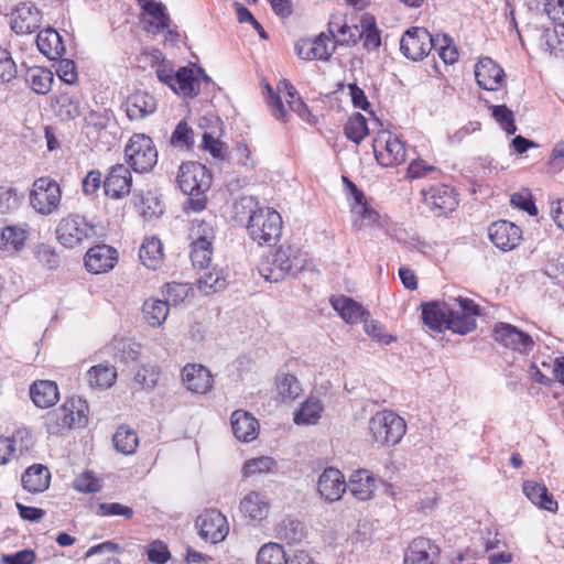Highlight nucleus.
Here are the masks:
<instances>
[{"instance_id":"obj_1","label":"nucleus","mask_w":564,"mask_h":564,"mask_svg":"<svg viewBox=\"0 0 564 564\" xmlns=\"http://www.w3.org/2000/svg\"><path fill=\"white\" fill-rule=\"evenodd\" d=\"M235 209L236 217L240 221L247 219L248 234L259 245H270L280 237L282 218L276 210L259 206L258 200L252 196L241 197L235 205Z\"/></svg>"},{"instance_id":"obj_2","label":"nucleus","mask_w":564,"mask_h":564,"mask_svg":"<svg viewBox=\"0 0 564 564\" xmlns=\"http://www.w3.org/2000/svg\"><path fill=\"white\" fill-rule=\"evenodd\" d=\"M307 254L292 245H282L270 252L259 263L258 271L268 282L278 283L289 274L303 271L307 265Z\"/></svg>"},{"instance_id":"obj_3","label":"nucleus","mask_w":564,"mask_h":564,"mask_svg":"<svg viewBox=\"0 0 564 564\" xmlns=\"http://www.w3.org/2000/svg\"><path fill=\"white\" fill-rule=\"evenodd\" d=\"M176 182L180 189L188 196L193 212H200L206 206V192L212 185V174L198 162H185L178 167Z\"/></svg>"},{"instance_id":"obj_4","label":"nucleus","mask_w":564,"mask_h":564,"mask_svg":"<svg viewBox=\"0 0 564 564\" xmlns=\"http://www.w3.org/2000/svg\"><path fill=\"white\" fill-rule=\"evenodd\" d=\"M87 420V402L80 398H70L63 405L47 413L45 426L50 434L59 435L68 430L85 426Z\"/></svg>"},{"instance_id":"obj_5","label":"nucleus","mask_w":564,"mask_h":564,"mask_svg":"<svg viewBox=\"0 0 564 564\" xmlns=\"http://www.w3.org/2000/svg\"><path fill=\"white\" fill-rule=\"evenodd\" d=\"M159 80L167 85L175 94L194 98L199 94L200 84H208L210 78L202 69L194 70L188 67H180L176 72L165 65L156 68Z\"/></svg>"},{"instance_id":"obj_6","label":"nucleus","mask_w":564,"mask_h":564,"mask_svg":"<svg viewBox=\"0 0 564 564\" xmlns=\"http://www.w3.org/2000/svg\"><path fill=\"white\" fill-rule=\"evenodd\" d=\"M404 420L391 411H379L369 421L372 441L379 445H395L404 436Z\"/></svg>"},{"instance_id":"obj_7","label":"nucleus","mask_w":564,"mask_h":564,"mask_svg":"<svg viewBox=\"0 0 564 564\" xmlns=\"http://www.w3.org/2000/svg\"><path fill=\"white\" fill-rule=\"evenodd\" d=\"M124 160L135 173L151 171L158 162V151L150 137L134 133L124 147Z\"/></svg>"},{"instance_id":"obj_8","label":"nucleus","mask_w":564,"mask_h":564,"mask_svg":"<svg viewBox=\"0 0 564 564\" xmlns=\"http://www.w3.org/2000/svg\"><path fill=\"white\" fill-rule=\"evenodd\" d=\"M62 200L59 184L50 176L33 182L30 192V205L40 215L48 216L58 212Z\"/></svg>"},{"instance_id":"obj_9","label":"nucleus","mask_w":564,"mask_h":564,"mask_svg":"<svg viewBox=\"0 0 564 564\" xmlns=\"http://www.w3.org/2000/svg\"><path fill=\"white\" fill-rule=\"evenodd\" d=\"M96 235L95 227L84 216L69 214L63 217L56 228V237L66 248L82 246Z\"/></svg>"},{"instance_id":"obj_10","label":"nucleus","mask_w":564,"mask_h":564,"mask_svg":"<svg viewBox=\"0 0 564 564\" xmlns=\"http://www.w3.org/2000/svg\"><path fill=\"white\" fill-rule=\"evenodd\" d=\"M372 148L376 160L381 166L392 167L405 161L404 143L389 131L379 132L373 140Z\"/></svg>"},{"instance_id":"obj_11","label":"nucleus","mask_w":564,"mask_h":564,"mask_svg":"<svg viewBox=\"0 0 564 564\" xmlns=\"http://www.w3.org/2000/svg\"><path fill=\"white\" fill-rule=\"evenodd\" d=\"M434 36L424 28L413 26L400 40L401 53L411 61H422L435 45Z\"/></svg>"},{"instance_id":"obj_12","label":"nucleus","mask_w":564,"mask_h":564,"mask_svg":"<svg viewBox=\"0 0 564 564\" xmlns=\"http://www.w3.org/2000/svg\"><path fill=\"white\" fill-rule=\"evenodd\" d=\"M479 315L478 305L466 297H455L451 304L449 330L466 335L476 328V317Z\"/></svg>"},{"instance_id":"obj_13","label":"nucleus","mask_w":564,"mask_h":564,"mask_svg":"<svg viewBox=\"0 0 564 564\" xmlns=\"http://www.w3.org/2000/svg\"><path fill=\"white\" fill-rule=\"evenodd\" d=\"M199 536L213 544L226 539L229 533L227 518L218 510L209 509L199 514L195 521Z\"/></svg>"},{"instance_id":"obj_14","label":"nucleus","mask_w":564,"mask_h":564,"mask_svg":"<svg viewBox=\"0 0 564 564\" xmlns=\"http://www.w3.org/2000/svg\"><path fill=\"white\" fill-rule=\"evenodd\" d=\"M495 339L513 351L528 355L533 350V338L508 323H498L494 328Z\"/></svg>"},{"instance_id":"obj_15","label":"nucleus","mask_w":564,"mask_h":564,"mask_svg":"<svg viewBox=\"0 0 564 564\" xmlns=\"http://www.w3.org/2000/svg\"><path fill=\"white\" fill-rule=\"evenodd\" d=\"M132 187V175L129 166L118 163L110 167L104 180L105 194L112 199L128 196Z\"/></svg>"},{"instance_id":"obj_16","label":"nucleus","mask_w":564,"mask_h":564,"mask_svg":"<svg viewBox=\"0 0 564 564\" xmlns=\"http://www.w3.org/2000/svg\"><path fill=\"white\" fill-rule=\"evenodd\" d=\"M490 241L502 251H511L517 248L522 239V230L513 223L499 220L488 228Z\"/></svg>"},{"instance_id":"obj_17","label":"nucleus","mask_w":564,"mask_h":564,"mask_svg":"<svg viewBox=\"0 0 564 564\" xmlns=\"http://www.w3.org/2000/svg\"><path fill=\"white\" fill-rule=\"evenodd\" d=\"M477 84L486 90H498L506 83L503 69L490 57L480 58L475 65Z\"/></svg>"},{"instance_id":"obj_18","label":"nucleus","mask_w":564,"mask_h":564,"mask_svg":"<svg viewBox=\"0 0 564 564\" xmlns=\"http://www.w3.org/2000/svg\"><path fill=\"white\" fill-rule=\"evenodd\" d=\"M449 302H429L422 304V321L430 329L442 333L449 329L451 317Z\"/></svg>"},{"instance_id":"obj_19","label":"nucleus","mask_w":564,"mask_h":564,"mask_svg":"<svg viewBox=\"0 0 564 564\" xmlns=\"http://www.w3.org/2000/svg\"><path fill=\"white\" fill-rule=\"evenodd\" d=\"M267 90L269 93L268 105L273 111V116L283 122L289 120V113L282 98L288 100H295L296 97H300L295 87L286 79H281L276 86V93L273 91L270 85H267Z\"/></svg>"},{"instance_id":"obj_20","label":"nucleus","mask_w":564,"mask_h":564,"mask_svg":"<svg viewBox=\"0 0 564 564\" xmlns=\"http://www.w3.org/2000/svg\"><path fill=\"white\" fill-rule=\"evenodd\" d=\"M118 260L117 250L107 245L90 248L85 256V267L91 273L98 274L111 270Z\"/></svg>"},{"instance_id":"obj_21","label":"nucleus","mask_w":564,"mask_h":564,"mask_svg":"<svg viewBox=\"0 0 564 564\" xmlns=\"http://www.w3.org/2000/svg\"><path fill=\"white\" fill-rule=\"evenodd\" d=\"M347 484L340 470L337 468H326L317 481L319 495L327 501L334 502L341 498L346 491Z\"/></svg>"},{"instance_id":"obj_22","label":"nucleus","mask_w":564,"mask_h":564,"mask_svg":"<svg viewBox=\"0 0 564 564\" xmlns=\"http://www.w3.org/2000/svg\"><path fill=\"white\" fill-rule=\"evenodd\" d=\"M182 380L187 390L194 393L205 394L213 388L210 371L199 364H187L182 370Z\"/></svg>"},{"instance_id":"obj_23","label":"nucleus","mask_w":564,"mask_h":564,"mask_svg":"<svg viewBox=\"0 0 564 564\" xmlns=\"http://www.w3.org/2000/svg\"><path fill=\"white\" fill-rule=\"evenodd\" d=\"M41 14L32 3H21L11 17V28L18 34H30L37 30Z\"/></svg>"},{"instance_id":"obj_24","label":"nucleus","mask_w":564,"mask_h":564,"mask_svg":"<svg viewBox=\"0 0 564 564\" xmlns=\"http://www.w3.org/2000/svg\"><path fill=\"white\" fill-rule=\"evenodd\" d=\"M232 433L237 440L249 443L257 438L259 433V422L249 412L245 410H236L231 417Z\"/></svg>"},{"instance_id":"obj_25","label":"nucleus","mask_w":564,"mask_h":564,"mask_svg":"<svg viewBox=\"0 0 564 564\" xmlns=\"http://www.w3.org/2000/svg\"><path fill=\"white\" fill-rule=\"evenodd\" d=\"M156 107L155 98L147 91H135L124 102L126 113L130 120H141L152 115Z\"/></svg>"},{"instance_id":"obj_26","label":"nucleus","mask_w":564,"mask_h":564,"mask_svg":"<svg viewBox=\"0 0 564 564\" xmlns=\"http://www.w3.org/2000/svg\"><path fill=\"white\" fill-rule=\"evenodd\" d=\"M349 185L352 189L355 199L354 204L351 205L354 226L361 229L377 225L380 218L379 214L368 206L362 192L358 191L352 183H349Z\"/></svg>"},{"instance_id":"obj_27","label":"nucleus","mask_w":564,"mask_h":564,"mask_svg":"<svg viewBox=\"0 0 564 564\" xmlns=\"http://www.w3.org/2000/svg\"><path fill=\"white\" fill-rule=\"evenodd\" d=\"M424 203L440 214L453 210L457 205L454 191L447 185H437L423 191Z\"/></svg>"},{"instance_id":"obj_28","label":"nucleus","mask_w":564,"mask_h":564,"mask_svg":"<svg viewBox=\"0 0 564 564\" xmlns=\"http://www.w3.org/2000/svg\"><path fill=\"white\" fill-rule=\"evenodd\" d=\"M346 489H348L356 499L367 501L373 497L376 479L370 471L358 469L350 475Z\"/></svg>"},{"instance_id":"obj_29","label":"nucleus","mask_w":564,"mask_h":564,"mask_svg":"<svg viewBox=\"0 0 564 564\" xmlns=\"http://www.w3.org/2000/svg\"><path fill=\"white\" fill-rule=\"evenodd\" d=\"M270 503L265 495L259 491L248 492L240 501L241 512L251 521L261 522L269 514Z\"/></svg>"},{"instance_id":"obj_30","label":"nucleus","mask_w":564,"mask_h":564,"mask_svg":"<svg viewBox=\"0 0 564 564\" xmlns=\"http://www.w3.org/2000/svg\"><path fill=\"white\" fill-rule=\"evenodd\" d=\"M30 397L37 408H51L59 399L58 387L55 381L37 380L30 387Z\"/></svg>"},{"instance_id":"obj_31","label":"nucleus","mask_w":564,"mask_h":564,"mask_svg":"<svg viewBox=\"0 0 564 564\" xmlns=\"http://www.w3.org/2000/svg\"><path fill=\"white\" fill-rule=\"evenodd\" d=\"M36 45L40 52L52 61L58 59L65 52L61 35L51 28L37 33Z\"/></svg>"},{"instance_id":"obj_32","label":"nucleus","mask_w":564,"mask_h":564,"mask_svg":"<svg viewBox=\"0 0 564 564\" xmlns=\"http://www.w3.org/2000/svg\"><path fill=\"white\" fill-rule=\"evenodd\" d=\"M30 227L26 224L8 225L0 230V249L4 251H19L29 237Z\"/></svg>"},{"instance_id":"obj_33","label":"nucleus","mask_w":564,"mask_h":564,"mask_svg":"<svg viewBox=\"0 0 564 564\" xmlns=\"http://www.w3.org/2000/svg\"><path fill=\"white\" fill-rule=\"evenodd\" d=\"M334 310L348 324H357L364 321L369 313L361 304L347 296H337L332 299Z\"/></svg>"},{"instance_id":"obj_34","label":"nucleus","mask_w":564,"mask_h":564,"mask_svg":"<svg viewBox=\"0 0 564 564\" xmlns=\"http://www.w3.org/2000/svg\"><path fill=\"white\" fill-rule=\"evenodd\" d=\"M51 473L43 465H32L22 475V486L32 494L43 492L50 486Z\"/></svg>"},{"instance_id":"obj_35","label":"nucleus","mask_w":564,"mask_h":564,"mask_svg":"<svg viewBox=\"0 0 564 564\" xmlns=\"http://www.w3.org/2000/svg\"><path fill=\"white\" fill-rule=\"evenodd\" d=\"M525 497L535 506L555 512L557 510V502L549 494L547 488L536 481L527 480L522 486Z\"/></svg>"},{"instance_id":"obj_36","label":"nucleus","mask_w":564,"mask_h":564,"mask_svg":"<svg viewBox=\"0 0 564 564\" xmlns=\"http://www.w3.org/2000/svg\"><path fill=\"white\" fill-rule=\"evenodd\" d=\"M324 411V404L318 398L310 397L294 413V423L296 425H313L318 422Z\"/></svg>"},{"instance_id":"obj_37","label":"nucleus","mask_w":564,"mask_h":564,"mask_svg":"<svg viewBox=\"0 0 564 564\" xmlns=\"http://www.w3.org/2000/svg\"><path fill=\"white\" fill-rule=\"evenodd\" d=\"M139 258L144 267L155 270L163 260V248L160 239L155 237L145 238L139 250Z\"/></svg>"},{"instance_id":"obj_38","label":"nucleus","mask_w":564,"mask_h":564,"mask_svg":"<svg viewBox=\"0 0 564 564\" xmlns=\"http://www.w3.org/2000/svg\"><path fill=\"white\" fill-rule=\"evenodd\" d=\"M434 546L426 539H416L405 553L404 564H433Z\"/></svg>"},{"instance_id":"obj_39","label":"nucleus","mask_w":564,"mask_h":564,"mask_svg":"<svg viewBox=\"0 0 564 564\" xmlns=\"http://www.w3.org/2000/svg\"><path fill=\"white\" fill-rule=\"evenodd\" d=\"M25 82L36 94H47L54 82L53 73L44 67L35 66L28 69Z\"/></svg>"},{"instance_id":"obj_40","label":"nucleus","mask_w":564,"mask_h":564,"mask_svg":"<svg viewBox=\"0 0 564 564\" xmlns=\"http://www.w3.org/2000/svg\"><path fill=\"white\" fill-rule=\"evenodd\" d=\"M275 384L278 399L282 402L293 401L302 393L299 380L292 375L281 373L276 376Z\"/></svg>"},{"instance_id":"obj_41","label":"nucleus","mask_w":564,"mask_h":564,"mask_svg":"<svg viewBox=\"0 0 564 564\" xmlns=\"http://www.w3.org/2000/svg\"><path fill=\"white\" fill-rule=\"evenodd\" d=\"M227 285V276L223 269L214 267L212 271L204 272L197 280L199 291L210 294L225 289Z\"/></svg>"},{"instance_id":"obj_42","label":"nucleus","mask_w":564,"mask_h":564,"mask_svg":"<svg viewBox=\"0 0 564 564\" xmlns=\"http://www.w3.org/2000/svg\"><path fill=\"white\" fill-rule=\"evenodd\" d=\"M143 315L151 326H161L169 315L167 302L158 299L147 300L143 303Z\"/></svg>"},{"instance_id":"obj_43","label":"nucleus","mask_w":564,"mask_h":564,"mask_svg":"<svg viewBox=\"0 0 564 564\" xmlns=\"http://www.w3.org/2000/svg\"><path fill=\"white\" fill-rule=\"evenodd\" d=\"M289 557L284 547L275 542L263 544L257 554V564H288Z\"/></svg>"},{"instance_id":"obj_44","label":"nucleus","mask_w":564,"mask_h":564,"mask_svg":"<svg viewBox=\"0 0 564 564\" xmlns=\"http://www.w3.org/2000/svg\"><path fill=\"white\" fill-rule=\"evenodd\" d=\"M115 448L124 455L133 454L138 447L137 433L128 426H119L112 437Z\"/></svg>"},{"instance_id":"obj_45","label":"nucleus","mask_w":564,"mask_h":564,"mask_svg":"<svg viewBox=\"0 0 564 564\" xmlns=\"http://www.w3.org/2000/svg\"><path fill=\"white\" fill-rule=\"evenodd\" d=\"M88 381L91 387L110 388L117 378V371L112 366L97 365L88 370Z\"/></svg>"},{"instance_id":"obj_46","label":"nucleus","mask_w":564,"mask_h":564,"mask_svg":"<svg viewBox=\"0 0 564 564\" xmlns=\"http://www.w3.org/2000/svg\"><path fill=\"white\" fill-rule=\"evenodd\" d=\"M143 9L151 17L149 20L150 25L156 30H164L169 26L170 17L163 3L149 0L143 4Z\"/></svg>"},{"instance_id":"obj_47","label":"nucleus","mask_w":564,"mask_h":564,"mask_svg":"<svg viewBox=\"0 0 564 564\" xmlns=\"http://www.w3.org/2000/svg\"><path fill=\"white\" fill-rule=\"evenodd\" d=\"M213 243L210 241L191 242L189 258L195 268L205 269L208 267L213 256Z\"/></svg>"},{"instance_id":"obj_48","label":"nucleus","mask_w":564,"mask_h":564,"mask_svg":"<svg viewBox=\"0 0 564 564\" xmlns=\"http://www.w3.org/2000/svg\"><path fill=\"white\" fill-rule=\"evenodd\" d=\"M369 133L366 118L361 113L351 116L345 124L346 137L359 144Z\"/></svg>"},{"instance_id":"obj_49","label":"nucleus","mask_w":564,"mask_h":564,"mask_svg":"<svg viewBox=\"0 0 564 564\" xmlns=\"http://www.w3.org/2000/svg\"><path fill=\"white\" fill-rule=\"evenodd\" d=\"M55 112L62 120H73L80 115V106L68 94H61L56 98Z\"/></svg>"},{"instance_id":"obj_50","label":"nucleus","mask_w":564,"mask_h":564,"mask_svg":"<svg viewBox=\"0 0 564 564\" xmlns=\"http://www.w3.org/2000/svg\"><path fill=\"white\" fill-rule=\"evenodd\" d=\"M276 463L272 457L260 456L248 459L243 467L242 474L245 477L272 473L275 469Z\"/></svg>"},{"instance_id":"obj_51","label":"nucleus","mask_w":564,"mask_h":564,"mask_svg":"<svg viewBox=\"0 0 564 564\" xmlns=\"http://www.w3.org/2000/svg\"><path fill=\"white\" fill-rule=\"evenodd\" d=\"M276 535L288 543H295L303 536V524L295 519H284L276 528Z\"/></svg>"},{"instance_id":"obj_52","label":"nucleus","mask_w":564,"mask_h":564,"mask_svg":"<svg viewBox=\"0 0 564 564\" xmlns=\"http://www.w3.org/2000/svg\"><path fill=\"white\" fill-rule=\"evenodd\" d=\"M434 41L436 44L433 50L437 52V55L445 64L452 65L458 59V51L447 35H436Z\"/></svg>"},{"instance_id":"obj_53","label":"nucleus","mask_w":564,"mask_h":564,"mask_svg":"<svg viewBox=\"0 0 564 564\" xmlns=\"http://www.w3.org/2000/svg\"><path fill=\"white\" fill-rule=\"evenodd\" d=\"M364 330L369 337L381 345H389L397 339L393 335L387 333L384 326L380 322L369 319L368 317L364 319Z\"/></svg>"},{"instance_id":"obj_54","label":"nucleus","mask_w":564,"mask_h":564,"mask_svg":"<svg viewBox=\"0 0 564 564\" xmlns=\"http://www.w3.org/2000/svg\"><path fill=\"white\" fill-rule=\"evenodd\" d=\"M310 43L314 59L327 61L335 50L332 36L325 35L324 33L310 40Z\"/></svg>"},{"instance_id":"obj_55","label":"nucleus","mask_w":564,"mask_h":564,"mask_svg":"<svg viewBox=\"0 0 564 564\" xmlns=\"http://www.w3.org/2000/svg\"><path fill=\"white\" fill-rule=\"evenodd\" d=\"M192 242L210 241L215 238V229L212 221L205 219H194L189 231Z\"/></svg>"},{"instance_id":"obj_56","label":"nucleus","mask_w":564,"mask_h":564,"mask_svg":"<svg viewBox=\"0 0 564 564\" xmlns=\"http://www.w3.org/2000/svg\"><path fill=\"white\" fill-rule=\"evenodd\" d=\"M21 196L10 185L0 186V214L6 215L19 208Z\"/></svg>"},{"instance_id":"obj_57","label":"nucleus","mask_w":564,"mask_h":564,"mask_svg":"<svg viewBox=\"0 0 564 564\" xmlns=\"http://www.w3.org/2000/svg\"><path fill=\"white\" fill-rule=\"evenodd\" d=\"M490 109L492 117L501 129L508 134H513L517 130L513 112L505 105L490 106Z\"/></svg>"},{"instance_id":"obj_58","label":"nucleus","mask_w":564,"mask_h":564,"mask_svg":"<svg viewBox=\"0 0 564 564\" xmlns=\"http://www.w3.org/2000/svg\"><path fill=\"white\" fill-rule=\"evenodd\" d=\"M73 487L75 490L84 494H94L101 489V480L94 475L91 471H85L78 475Z\"/></svg>"},{"instance_id":"obj_59","label":"nucleus","mask_w":564,"mask_h":564,"mask_svg":"<svg viewBox=\"0 0 564 564\" xmlns=\"http://www.w3.org/2000/svg\"><path fill=\"white\" fill-rule=\"evenodd\" d=\"M159 379V369L154 365L142 366L134 375V381L144 389H152Z\"/></svg>"},{"instance_id":"obj_60","label":"nucleus","mask_w":564,"mask_h":564,"mask_svg":"<svg viewBox=\"0 0 564 564\" xmlns=\"http://www.w3.org/2000/svg\"><path fill=\"white\" fill-rule=\"evenodd\" d=\"M191 288L186 283H167L165 285V296L169 304L177 305L188 296Z\"/></svg>"},{"instance_id":"obj_61","label":"nucleus","mask_w":564,"mask_h":564,"mask_svg":"<svg viewBox=\"0 0 564 564\" xmlns=\"http://www.w3.org/2000/svg\"><path fill=\"white\" fill-rule=\"evenodd\" d=\"M17 65L8 50L0 47V82L10 83L17 77Z\"/></svg>"},{"instance_id":"obj_62","label":"nucleus","mask_w":564,"mask_h":564,"mask_svg":"<svg viewBox=\"0 0 564 564\" xmlns=\"http://www.w3.org/2000/svg\"><path fill=\"white\" fill-rule=\"evenodd\" d=\"M171 142L175 147L189 148L194 143V131L185 121H181L172 134Z\"/></svg>"},{"instance_id":"obj_63","label":"nucleus","mask_w":564,"mask_h":564,"mask_svg":"<svg viewBox=\"0 0 564 564\" xmlns=\"http://www.w3.org/2000/svg\"><path fill=\"white\" fill-rule=\"evenodd\" d=\"M133 509L119 502H102L98 506L100 516H121L127 519L133 517Z\"/></svg>"},{"instance_id":"obj_64","label":"nucleus","mask_w":564,"mask_h":564,"mask_svg":"<svg viewBox=\"0 0 564 564\" xmlns=\"http://www.w3.org/2000/svg\"><path fill=\"white\" fill-rule=\"evenodd\" d=\"M543 7L552 21L564 25V0H543Z\"/></svg>"}]
</instances>
